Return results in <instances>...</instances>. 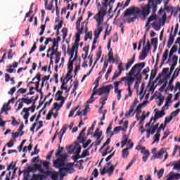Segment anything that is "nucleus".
Masks as SVG:
<instances>
[{
  "mask_svg": "<svg viewBox=\"0 0 180 180\" xmlns=\"http://www.w3.org/2000/svg\"><path fill=\"white\" fill-rule=\"evenodd\" d=\"M119 164V162H117L115 165H112L110 168L107 169V172L108 174H113V171H115V167Z\"/></svg>",
  "mask_w": 180,
  "mask_h": 180,
  "instance_id": "32",
  "label": "nucleus"
},
{
  "mask_svg": "<svg viewBox=\"0 0 180 180\" xmlns=\"http://www.w3.org/2000/svg\"><path fill=\"white\" fill-rule=\"evenodd\" d=\"M94 178H98V175H99V172H98V169L95 168L92 172V174Z\"/></svg>",
  "mask_w": 180,
  "mask_h": 180,
  "instance_id": "64",
  "label": "nucleus"
},
{
  "mask_svg": "<svg viewBox=\"0 0 180 180\" xmlns=\"http://www.w3.org/2000/svg\"><path fill=\"white\" fill-rule=\"evenodd\" d=\"M88 150H89V148L83 150L82 155H80V158H85V157H88L89 155V151Z\"/></svg>",
  "mask_w": 180,
  "mask_h": 180,
  "instance_id": "40",
  "label": "nucleus"
},
{
  "mask_svg": "<svg viewBox=\"0 0 180 180\" xmlns=\"http://www.w3.org/2000/svg\"><path fill=\"white\" fill-rule=\"evenodd\" d=\"M94 96H95V95H94V94H92L90 98L86 101L87 104L94 103V102H95V98H94Z\"/></svg>",
  "mask_w": 180,
  "mask_h": 180,
  "instance_id": "58",
  "label": "nucleus"
},
{
  "mask_svg": "<svg viewBox=\"0 0 180 180\" xmlns=\"http://www.w3.org/2000/svg\"><path fill=\"white\" fill-rule=\"evenodd\" d=\"M137 103H139V100L135 98L134 103L130 105L129 112L125 113L126 117H129V116L134 112V109L136 108V106H137Z\"/></svg>",
  "mask_w": 180,
  "mask_h": 180,
  "instance_id": "9",
  "label": "nucleus"
},
{
  "mask_svg": "<svg viewBox=\"0 0 180 180\" xmlns=\"http://www.w3.org/2000/svg\"><path fill=\"white\" fill-rule=\"evenodd\" d=\"M41 164L43 165V167H44V168H46V169H49V168L50 167V162L49 161H40Z\"/></svg>",
  "mask_w": 180,
  "mask_h": 180,
  "instance_id": "43",
  "label": "nucleus"
},
{
  "mask_svg": "<svg viewBox=\"0 0 180 180\" xmlns=\"http://www.w3.org/2000/svg\"><path fill=\"white\" fill-rule=\"evenodd\" d=\"M135 60H136V53H134L133 55L131 60H128V63L126 64V65H125L126 71L129 70V68H130V67H131V65H133V64H134Z\"/></svg>",
  "mask_w": 180,
  "mask_h": 180,
  "instance_id": "15",
  "label": "nucleus"
},
{
  "mask_svg": "<svg viewBox=\"0 0 180 180\" xmlns=\"http://www.w3.org/2000/svg\"><path fill=\"white\" fill-rule=\"evenodd\" d=\"M81 148L82 147L80 144L77 142L75 143V146L70 145L67 147L68 154H76V155L72 157V160H75V162L81 158V155H79V153H81Z\"/></svg>",
  "mask_w": 180,
  "mask_h": 180,
  "instance_id": "2",
  "label": "nucleus"
},
{
  "mask_svg": "<svg viewBox=\"0 0 180 180\" xmlns=\"http://www.w3.org/2000/svg\"><path fill=\"white\" fill-rule=\"evenodd\" d=\"M85 131H86V127H84L81 132L79 134V136L77 137V140H81V137L83 136H85Z\"/></svg>",
  "mask_w": 180,
  "mask_h": 180,
  "instance_id": "51",
  "label": "nucleus"
},
{
  "mask_svg": "<svg viewBox=\"0 0 180 180\" xmlns=\"http://www.w3.org/2000/svg\"><path fill=\"white\" fill-rule=\"evenodd\" d=\"M71 74H72V70H68V73L66 74L65 78H68L67 81H66V84H68V82H70V80L72 79V76L71 75Z\"/></svg>",
  "mask_w": 180,
  "mask_h": 180,
  "instance_id": "29",
  "label": "nucleus"
},
{
  "mask_svg": "<svg viewBox=\"0 0 180 180\" xmlns=\"http://www.w3.org/2000/svg\"><path fill=\"white\" fill-rule=\"evenodd\" d=\"M169 50L166 49L162 55V62H161V65H164V63H165V61H167V58H168V53H169Z\"/></svg>",
  "mask_w": 180,
  "mask_h": 180,
  "instance_id": "22",
  "label": "nucleus"
},
{
  "mask_svg": "<svg viewBox=\"0 0 180 180\" xmlns=\"http://www.w3.org/2000/svg\"><path fill=\"white\" fill-rule=\"evenodd\" d=\"M149 5H150V8H152V13H155L157 12L158 4L154 0H148Z\"/></svg>",
  "mask_w": 180,
  "mask_h": 180,
  "instance_id": "11",
  "label": "nucleus"
},
{
  "mask_svg": "<svg viewBox=\"0 0 180 180\" xmlns=\"http://www.w3.org/2000/svg\"><path fill=\"white\" fill-rule=\"evenodd\" d=\"M100 100L102 101L101 102L102 106H103V105H106V101H108V96H105V97H101Z\"/></svg>",
  "mask_w": 180,
  "mask_h": 180,
  "instance_id": "56",
  "label": "nucleus"
},
{
  "mask_svg": "<svg viewBox=\"0 0 180 180\" xmlns=\"http://www.w3.org/2000/svg\"><path fill=\"white\" fill-rule=\"evenodd\" d=\"M155 19H157V15L154 14V15H151L148 18V22H153V20H155Z\"/></svg>",
  "mask_w": 180,
  "mask_h": 180,
  "instance_id": "57",
  "label": "nucleus"
},
{
  "mask_svg": "<svg viewBox=\"0 0 180 180\" xmlns=\"http://www.w3.org/2000/svg\"><path fill=\"white\" fill-rule=\"evenodd\" d=\"M46 178H47V176L46 175L34 174L32 175L31 180H43V179H46Z\"/></svg>",
  "mask_w": 180,
  "mask_h": 180,
  "instance_id": "13",
  "label": "nucleus"
},
{
  "mask_svg": "<svg viewBox=\"0 0 180 180\" xmlns=\"http://www.w3.org/2000/svg\"><path fill=\"white\" fill-rule=\"evenodd\" d=\"M106 15V10L103 8H101L98 13L94 16V19L97 23L101 24L103 22V18Z\"/></svg>",
  "mask_w": 180,
  "mask_h": 180,
  "instance_id": "6",
  "label": "nucleus"
},
{
  "mask_svg": "<svg viewBox=\"0 0 180 180\" xmlns=\"http://www.w3.org/2000/svg\"><path fill=\"white\" fill-rule=\"evenodd\" d=\"M151 50V45L150 44V41H148L146 46L143 48L142 51H144L145 53H148V51Z\"/></svg>",
  "mask_w": 180,
  "mask_h": 180,
  "instance_id": "27",
  "label": "nucleus"
},
{
  "mask_svg": "<svg viewBox=\"0 0 180 180\" xmlns=\"http://www.w3.org/2000/svg\"><path fill=\"white\" fill-rule=\"evenodd\" d=\"M68 68L70 70L73 71L74 70V60H71V59H69V62L68 64Z\"/></svg>",
  "mask_w": 180,
  "mask_h": 180,
  "instance_id": "39",
  "label": "nucleus"
},
{
  "mask_svg": "<svg viewBox=\"0 0 180 180\" xmlns=\"http://www.w3.org/2000/svg\"><path fill=\"white\" fill-rule=\"evenodd\" d=\"M64 99V96H63V91H58L55 95V100L57 101H62Z\"/></svg>",
  "mask_w": 180,
  "mask_h": 180,
  "instance_id": "20",
  "label": "nucleus"
},
{
  "mask_svg": "<svg viewBox=\"0 0 180 180\" xmlns=\"http://www.w3.org/2000/svg\"><path fill=\"white\" fill-rule=\"evenodd\" d=\"M51 179L52 180H58V172L56 171H52V173L51 174Z\"/></svg>",
  "mask_w": 180,
  "mask_h": 180,
  "instance_id": "28",
  "label": "nucleus"
},
{
  "mask_svg": "<svg viewBox=\"0 0 180 180\" xmlns=\"http://www.w3.org/2000/svg\"><path fill=\"white\" fill-rule=\"evenodd\" d=\"M120 75H122V72H120L119 70V72L117 73H114L112 77V81H115V79H116V78H119V77H120Z\"/></svg>",
  "mask_w": 180,
  "mask_h": 180,
  "instance_id": "53",
  "label": "nucleus"
},
{
  "mask_svg": "<svg viewBox=\"0 0 180 180\" xmlns=\"http://www.w3.org/2000/svg\"><path fill=\"white\" fill-rule=\"evenodd\" d=\"M62 33H63V41H64V40H65L67 36H68V28L63 27L62 29Z\"/></svg>",
  "mask_w": 180,
  "mask_h": 180,
  "instance_id": "34",
  "label": "nucleus"
},
{
  "mask_svg": "<svg viewBox=\"0 0 180 180\" xmlns=\"http://www.w3.org/2000/svg\"><path fill=\"white\" fill-rule=\"evenodd\" d=\"M29 109H27L26 108H24L22 110V112H21V115H23V112H25V115H23V119L25 120H27L29 119V116H30V112H29Z\"/></svg>",
  "mask_w": 180,
  "mask_h": 180,
  "instance_id": "23",
  "label": "nucleus"
},
{
  "mask_svg": "<svg viewBox=\"0 0 180 180\" xmlns=\"http://www.w3.org/2000/svg\"><path fill=\"white\" fill-rule=\"evenodd\" d=\"M79 108V105H77L75 108H72L70 113H69V117H72V116H74V113H75V112H77V110H78V108Z\"/></svg>",
  "mask_w": 180,
  "mask_h": 180,
  "instance_id": "44",
  "label": "nucleus"
},
{
  "mask_svg": "<svg viewBox=\"0 0 180 180\" xmlns=\"http://www.w3.org/2000/svg\"><path fill=\"white\" fill-rule=\"evenodd\" d=\"M75 37H76V39H75V44H76V46H77V47H79V41H80V40H81V34H79V32H77V33L76 34Z\"/></svg>",
  "mask_w": 180,
  "mask_h": 180,
  "instance_id": "26",
  "label": "nucleus"
},
{
  "mask_svg": "<svg viewBox=\"0 0 180 180\" xmlns=\"http://www.w3.org/2000/svg\"><path fill=\"white\" fill-rule=\"evenodd\" d=\"M147 53L144 52V51H142L140 56H139V60H146V58H147Z\"/></svg>",
  "mask_w": 180,
  "mask_h": 180,
  "instance_id": "45",
  "label": "nucleus"
},
{
  "mask_svg": "<svg viewBox=\"0 0 180 180\" xmlns=\"http://www.w3.org/2000/svg\"><path fill=\"white\" fill-rule=\"evenodd\" d=\"M168 84V82H165L162 86L160 87L159 91L160 92H164V90L165 89V88H167V84Z\"/></svg>",
  "mask_w": 180,
  "mask_h": 180,
  "instance_id": "55",
  "label": "nucleus"
},
{
  "mask_svg": "<svg viewBox=\"0 0 180 180\" xmlns=\"http://www.w3.org/2000/svg\"><path fill=\"white\" fill-rule=\"evenodd\" d=\"M172 61L173 63L172 65H176L178 64V56L174 55L172 59Z\"/></svg>",
  "mask_w": 180,
  "mask_h": 180,
  "instance_id": "48",
  "label": "nucleus"
},
{
  "mask_svg": "<svg viewBox=\"0 0 180 180\" xmlns=\"http://www.w3.org/2000/svg\"><path fill=\"white\" fill-rule=\"evenodd\" d=\"M158 98H159V103H158V106H161L162 103H164L165 97L164 96L160 95Z\"/></svg>",
  "mask_w": 180,
  "mask_h": 180,
  "instance_id": "47",
  "label": "nucleus"
},
{
  "mask_svg": "<svg viewBox=\"0 0 180 180\" xmlns=\"http://www.w3.org/2000/svg\"><path fill=\"white\" fill-rule=\"evenodd\" d=\"M160 61V53L157 54L156 56V63L155 65V70L153 72H157L158 71V62Z\"/></svg>",
  "mask_w": 180,
  "mask_h": 180,
  "instance_id": "30",
  "label": "nucleus"
},
{
  "mask_svg": "<svg viewBox=\"0 0 180 180\" xmlns=\"http://www.w3.org/2000/svg\"><path fill=\"white\" fill-rule=\"evenodd\" d=\"M25 143H26V139L22 140L20 146L18 147L19 153L22 151V148H23V146L25 145Z\"/></svg>",
  "mask_w": 180,
  "mask_h": 180,
  "instance_id": "54",
  "label": "nucleus"
},
{
  "mask_svg": "<svg viewBox=\"0 0 180 180\" xmlns=\"http://www.w3.org/2000/svg\"><path fill=\"white\" fill-rule=\"evenodd\" d=\"M129 148H126L122 150V158H126L127 157H129Z\"/></svg>",
  "mask_w": 180,
  "mask_h": 180,
  "instance_id": "37",
  "label": "nucleus"
},
{
  "mask_svg": "<svg viewBox=\"0 0 180 180\" xmlns=\"http://www.w3.org/2000/svg\"><path fill=\"white\" fill-rule=\"evenodd\" d=\"M174 41H175V34L172 35V32H171L167 42V49H171V46L174 44Z\"/></svg>",
  "mask_w": 180,
  "mask_h": 180,
  "instance_id": "12",
  "label": "nucleus"
},
{
  "mask_svg": "<svg viewBox=\"0 0 180 180\" xmlns=\"http://www.w3.org/2000/svg\"><path fill=\"white\" fill-rule=\"evenodd\" d=\"M67 129H68V125L67 124H64L61 129L60 131H62V134L60 135L59 136V143H61V141L63 140V136H64V134H65V132L67 131Z\"/></svg>",
  "mask_w": 180,
  "mask_h": 180,
  "instance_id": "16",
  "label": "nucleus"
},
{
  "mask_svg": "<svg viewBox=\"0 0 180 180\" xmlns=\"http://www.w3.org/2000/svg\"><path fill=\"white\" fill-rule=\"evenodd\" d=\"M59 147L56 150V153L55 154L56 157H58L60 156V155H61V153H63V151L64 150V147H61L60 145H58Z\"/></svg>",
  "mask_w": 180,
  "mask_h": 180,
  "instance_id": "36",
  "label": "nucleus"
},
{
  "mask_svg": "<svg viewBox=\"0 0 180 180\" xmlns=\"http://www.w3.org/2000/svg\"><path fill=\"white\" fill-rule=\"evenodd\" d=\"M101 57H102V51H99L97 54H96V59L94 62V64H96L98 63V61H99V58H101Z\"/></svg>",
  "mask_w": 180,
  "mask_h": 180,
  "instance_id": "52",
  "label": "nucleus"
},
{
  "mask_svg": "<svg viewBox=\"0 0 180 180\" xmlns=\"http://www.w3.org/2000/svg\"><path fill=\"white\" fill-rule=\"evenodd\" d=\"M63 23H64V21L61 20L58 25L54 26L53 29L54 30H56V36L60 34V29L63 27Z\"/></svg>",
  "mask_w": 180,
  "mask_h": 180,
  "instance_id": "19",
  "label": "nucleus"
},
{
  "mask_svg": "<svg viewBox=\"0 0 180 180\" xmlns=\"http://www.w3.org/2000/svg\"><path fill=\"white\" fill-rule=\"evenodd\" d=\"M146 39H147V33L143 35V38L139 41L138 46V51L141 50V44L143 43V46L146 45Z\"/></svg>",
  "mask_w": 180,
  "mask_h": 180,
  "instance_id": "18",
  "label": "nucleus"
},
{
  "mask_svg": "<svg viewBox=\"0 0 180 180\" xmlns=\"http://www.w3.org/2000/svg\"><path fill=\"white\" fill-rule=\"evenodd\" d=\"M85 33L86 35L84 37V41H87L88 39H89L90 40H92V31H90L88 32V27H85Z\"/></svg>",
  "mask_w": 180,
  "mask_h": 180,
  "instance_id": "14",
  "label": "nucleus"
},
{
  "mask_svg": "<svg viewBox=\"0 0 180 180\" xmlns=\"http://www.w3.org/2000/svg\"><path fill=\"white\" fill-rule=\"evenodd\" d=\"M33 167L34 170L35 169V171H39L40 169H41V165L34 164Z\"/></svg>",
  "mask_w": 180,
  "mask_h": 180,
  "instance_id": "63",
  "label": "nucleus"
},
{
  "mask_svg": "<svg viewBox=\"0 0 180 180\" xmlns=\"http://www.w3.org/2000/svg\"><path fill=\"white\" fill-rule=\"evenodd\" d=\"M162 175H164V169H160L158 172V176L160 179V178H162Z\"/></svg>",
  "mask_w": 180,
  "mask_h": 180,
  "instance_id": "62",
  "label": "nucleus"
},
{
  "mask_svg": "<svg viewBox=\"0 0 180 180\" xmlns=\"http://www.w3.org/2000/svg\"><path fill=\"white\" fill-rule=\"evenodd\" d=\"M146 67V63L141 62L140 63L135 64L131 69L129 73L127 74L128 77H132L136 74V71L137 73L134 75V77H143L141 75V70H143Z\"/></svg>",
  "mask_w": 180,
  "mask_h": 180,
  "instance_id": "3",
  "label": "nucleus"
},
{
  "mask_svg": "<svg viewBox=\"0 0 180 180\" xmlns=\"http://www.w3.org/2000/svg\"><path fill=\"white\" fill-rule=\"evenodd\" d=\"M20 101H22V103H25V105H30V103H32L33 102V99L32 98L28 99L27 98H20L18 100V102H20Z\"/></svg>",
  "mask_w": 180,
  "mask_h": 180,
  "instance_id": "24",
  "label": "nucleus"
},
{
  "mask_svg": "<svg viewBox=\"0 0 180 180\" xmlns=\"http://www.w3.org/2000/svg\"><path fill=\"white\" fill-rule=\"evenodd\" d=\"M52 43H53L52 46L56 47V49H58V41H57V39L53 38L52 39Z\"/></svg>",
  "mask_w": 180,
  "mask_h": 180,
  "instance_id": "61",
  "label": "nucleus"
},
{
  "mask_svg": "<svg viewBox=\"0 0 180 180\" xmlns=\"http://www.w3.org/2000/svg\"><path fill=\"white\" fill-rule=\"evenodd\" d=\"M155 115H157V116L158 117L159 119H160V117H162V116H165V112L158 111V109H157V108L155 109Z\"/></svg>",
  "mask_w": 180,
  "mask_h": 180,
  "instance_id": "31",
  "label": "nucleus"
},
{
  "mask_svg": "<svg viewBox=\"0 0 180 180\" xmlns=\"http://www.w3.org/2000/svg\"><path fill=\"white\" fill-rule=\"evenodd\" d=\"M103 30V27H100L99 30H96L94 32V37L99 39V36L101 35V33H102Z\"/></svg>",
  "mask_w": 180,
  "mask_h": 180,
  "instance_id": "33",
  "label": "nucleus"
},
{
  "mask_svg": "<svg viewBox=\"0 0 180 180\" xmlns=\"http://www.w3.org/2000/svg\"><path fill=\"white\" fill-rule=\"evenodd\" d=\"M38 145H36L34 148V151L31 153V155H37V154H39V153H40V149H37Z\"/></svg>",
  "mask_w": 180,
  "mask_h": 180,
  "instance_id": "49",
  "label": "nucleus"
},
{
  "mask_svg": "<svg viewBox=\"0 0 180 180\" xmlns=\"http://www.w3.org/2000/svg\"><path fill=\"white\" fill-rule=\"evenodd\" d=\"M136 82L134 86V89H136V92L139 93V88L140 86V84H141V79H143V76H137L134 77Z\"/></svg>",
  "mask_w": 180,
  "mask_h": 180,
  "instance_id": "10",
  "label": "nucleus"
},
{
  "mask_svg": "<svg viewBox=\"0 0 180 180\" xmlns=\"http://www.w3.org/2000/svg\"><path fill=\"white\" fill-rule=\"evenodd\" d=\"M165 9L167 11V12H171V15H172V13H174V7L170 6H165Z\"/></svg>",
  "mask_w": 180,
  "mask_h": 180,
  "instance_id": "59",
  "label": "nucleus"
},
{
  "mask_svg": "<svg viewBox=\"0 0 180 180\" xmlns=\"http://www.w3.org/2000/svg\"><path fill=\"white\" fill-rule=\"evenodd\" d=\"M112 84L101 86L96 91H93V95H98V96H102L103 94H106V96H108L110 94V88H112Z\"/></svg>",
  "mask_w": 180,
  "mask_h": 180,
  "instance_id": "4",
  "label": "nucleus"
},
{
  "mask_svg": "<svg viewBox=\"0 0 180 180\" xmlns=\"http://www.w3.org/2000/svg\"><path fill=\"white\" fill-rule=\"evenodd\" d=\"M151 11V5L150 4H148L145 5L144 7L142 8L141 15L143 16V18H146L150 15V12Z\"/></svg>",
  "mask_w": 180,
  "mask_h": 180,
  "instance_id": "7",
  "label": "nucleus"
},
{
  "mask_svg": "<svg viewBox=\"0 0 180 180\" xmlns=\"http://www.w3.org/2000/svg\"><path fill=\"white\" fill-rule=\"evenodd\" d=\"M102 131H100L98 132H94V135H92L91 137H97L96 139H101V137H102Z\"/></svg>",
  "mask_w": 180,
  "mask_h": 180,
  "instance_id": "41",
  "label": "nucleus"
},
{
  "mask_svg": "<svg viewBox=\"0 0 180 180\" xmlns=\"http://www.w3.org/2000/svg\"><path fill=\"white\" fill-rule=\"evenodd\" d=\"M164 154H165V150L161 149L160 151H158L157 153H155L153 156V158H151V160H153V158H161V157H162V155H164Z\"/></svg>",
  "mask_w": 180,
  "mask_h": 180,
  "instance_id": "21",
  "label": "nucleus"
},
{
  "mask_svg": "<svg viewBox=\"0 0 180 180\" xmlns=\"http://www.w3.org/2000/svg\"><path fill=\"white\" fill-rule=\"evenodd\" d=\"M53 167L59 169V172H63V171H70V168L63 167H65V162L64 160H61V159L58 158L56 159V160L53 161Z\"/></svg>",
  "mask_w": 180,
  "mask_h": 180,
  "instance_id": "5",
  "label": "nucleus"
},
{
  "mask_svg": "<svg viewBox=\"0 0 180 180\" xmlns=\"http://www.w3.org/2000/svg\"><path fill=\"white\" fill-rule=\"evenodd\" d=\"M135 79L136 77H131V76L122 77V81H127L125 85H127L128 89L131 88V85H133V82H134Z\"/></svg>",
  "mask_w": 180,
  "mask_h": 180,
  "instance_id": "8",
  "label": "nucleus"
},
{
  "mask_svg": "<svg viewBox=\"0 0 180 180\" xmlns=\"http://www.w3.org/2000/svg\"><path fill=\"white\" fill-rule=\"evenodd\" d=\"M108 169V167L104 166V167L103 169H100V172H101V175H105V174H106Z\"/></svg>",
  "mask_w": 180,
  "mask_h": 180,
  "instance_id": "60",
  "label": "nucleus"
},
{
  "mask_svg": "<svg viewBox=\"0 0 180 180\" xmlns=\"http://www.w3.org/2000/svg\"><path fill=\"white\" fill-rule=\"evenodd\" d=\"M155 75H157V72H154V70H152L149 79V84H150L151 82L154 80V78H155Z\"/></svg>",
  "mask_w": 180,
  "mask_h": 180,
  "instance_id": "35",
  "label": "nucleus"
},
{
  "mask_svg": "<svg viewBox=\"0 0 180 180\" xmlns=\"http://www.w3.org/2000/svg\"><path fill=\"white\" fill-rule=\"evenodd\" d=\"M141 13V9H140V8L133 6L124 11V16L125 18H127V16H131V15H134L133 18H131L128 20L127 23H134V20H136V19H139V16L137 15H140Z\"/></svg>",
  "mask_w": 180,
  "mask_h": 180,
  "instance_id": "1",
  "label": "nucleus"
},
{
  "mask_svg": "<svg viewBox=\"0 0 180 180\" xmlns=\"http://www.w3.org/2000/svg\"><path fill=\"white\" fill-rule=\"evenodd\" d=\"M58 157L59 158H58L61 159V160L63 161V162H65V161L68 158V155H67V153H64V154L60 155Z\"/></svg>",
  "mask_w": 180,
  "mask_h": 180,
  "instance_id": "42",
  "label": "nucleus"
},
{
  "mask_svg": "<svg viewBox=\"0 0 180 180\" xmlns=\"http://www.w3.org/2000/svg\"><path fill=\"white\" fill-rule=\"evenodd\" d=\"M85 23H86V21H84L82 23L81 28L78 27V28H76L77 30V33H79L80 34H82L84 33L83 30L84 29L85 30Z\"/></svg>",
  "mask_w": 180,
  "mask_h": 180,
  "instance_id": "25",
  "label": "nucleus"
},
{
  "mask_svg": "<svg viewBox=\"0 0 180 180\" xmlns=\"http://www.w3.org/2000/svg\"><path fill=\"white\" fill-rule=\"evenodd\" d=\"M179 112L180 109H177L175 111L172 112L169 117H171V119H172L173 117H176V115H178V113H179Z\"/></svg>",
  "mask_w": 180,
  "mask_h": 180,
  "instance_id": "46",
  "label": "nucleus"
},
{
  "mask_svg": "<svg viewBox=\"0 0 180 180\" xmlns=\"http://www.w3.org/2000/svg\"><path fill=\"white\" fill-rule=\"evenodd\" d=\"M15 167H16V162L13 163V162H12L7 167L6 170H7V171H11V169H15Z\"/></svg>",
  "mask_w": 180,
  "mask_h": 180,
  "instance_id": "50",
  "label": "nucleus"
},
{
  "mask_svg": "<svg viewBox=\"0 0 180 180\" xmlns=\"http://www.w3.org/2000/svg\"><path fill=\"white\" fill-rule=\"evenodd\" d=\"M113 4H115V0H110L108 3V6L110 7L108 13H110L113 9Z\"/></svg>",
  "mask_w": 180,
  "mask_h": 180,
  "instance_id": "38",
  "label": "nucleus"
},
{
  "mask_svg": "<svg viewBox=\"0 0 180 180\" xmlns=\"http://www.w3.org/2000/svg\"><path fill=\"white\" fill-rule=\"evenodd\" d=\"M64 99L60 100V104H58V103H54L53 104V109H56V112H58V110H60V109H61V108H63V105H64Z\"/></svg>",
  "mask_w": 180,
  "mask_h": 180,
  "instance_id": "17",
  "label": "nucleus"
}]
</instances>
